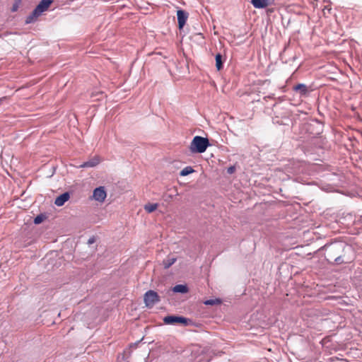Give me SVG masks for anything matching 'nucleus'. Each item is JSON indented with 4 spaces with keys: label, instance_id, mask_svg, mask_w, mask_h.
Wrapping results in <instances>:
<instances>
[{
    "label": "nucleus",
    "instance_id": "nucleus-4",
    "mask_svg": "<svg viewBox=\"0 0 362 362\" xmlns=\"http://www.w3.org/2000/svg\"><path fill=\"white\" fill-rule=\"evenodd\" d=\"M144 300L147 307L152 308L160 301V297L156 291L150 290L144 294Z\"/></svg>",
    "mask_w": 362,
    "mask_h": 362
},
{
    "label": "nucleus",
    "instance_id": "nucleus-15",
    "mask_svg": "<svg viewBox=\"0 0 362 362\" xmlns=\"http://www.w3.org/2000/svg\"><path fill=\"white\" fill-rule=\"evenodd\" d=\"M158 204L148 203V204H146L144 205V209L148 213L153 212L154 211H156L158 209Z\"/></svg>",
    "mask_w": 362,
    "mask_h": 362
},
{
    "label": "nucleus",
    "instance_id": "nucleus-12",
    "mask_svg": "<svg viewBox=\"0 0 362 362\" xmlns=\"http://www.w3.org/2000/svg\"><path fill=\"white\" fill-rule=\"evenodd\" d=\"M176 257L168 256L163 261V265L165 269H168L176 262Z\"/></svg>",
    "mask_w": 362,
    "mask_h": 362
},
{
    "label": "nucleus",
    "instance_id": "nucleus-5",
    "mask_svg": "<svg viewBox=\"0 0 362 362\" xmlns=\"http://www.w3.org/2000/svg\"><path fill=\"white\" fill-rule=\"evenodd\" d=\"M163 322L166 325L184 324L187 323V318L184 317L168 315L163 318Z\"/></svg>",
    "mask_w": 362,
    "mask_h": 362
},
{
    "label": "nucleus",
    "instance_id": "nucleus-20",
    "mask_svg": "<svg viewBox=\"0 0 362 362\" xmlns=\"http://www.w3.org/2000/svg\"><path fill=\"white\" fill-rule=\"evenodd\" d=\"M42 221V218L40 216H37V217L35 218L34 219V223L35 224H39Z\"/></svg>",
    "mask_w": 362,
    "mask_h": 362
},
{
    "label": "nucleus",
    "instance_id": "nucleus-22",
    "mask_svg": "<svg viewBox=\"0 0 362 362\" xmlns=\"http://www.w3.org/2000/svg\"><path fill=\"white\" fill-rule=\"evenodd\" d=\"M235 167L234 166H231V167L228 168L227 172L229 174H233L235 172Z\"/></svg>",
    "mask_w": 362,
    "mask_h": 362
},
{
    "label": "nucleus",
    "instance_id": "nucleus-8",
    "mask_svg": "<svg viewBox=\"0 0 362 362\" xmlns=\"http://www.w3.org/2000/svg\"><path fill=\"white\" fill-rule=\"evenodd\" d=\"M178 27L182 29L186 23L188 18V13L183 10H178L177 11Z\"/></svg>",
    "mask_w": 362,
    "mask_h": 362
},
{
    "label": "nucleus",
    "instance_id": "nucleus-24",
    "mask_svg": "<svg viewBox=\"0 0 362 362\" xmlns=\"http://www.w3.org/2000/svg\"><path fill=\"white\" fill-rule=\"evenodd\" d=\"M325 9H327V11H330V10H331V8H328L325 7V8L323 9V13H324V14H325Z\"/></svg>",
    "mask_w": 362,
    "mask_h": 362
},
{
    "label": "nucleus",
    "instance_id": "nucleus-19",
    "mask_svg": "<svg viewBox=\"0 0 362 362\" xmlns=\"http://www.w3.org/2000/svg\"><path fill=\"white\" fill-rule=\"evenodd\" d=\"M21 3V0H16L15 3L13 4V6L11 8V11L13 12L16 11L18 10Z\"/></svg>",
    "mask_w": 362,
    "mask_h": 362
},
{
    "label": "nucleus",
    "instance_id": "nucleus-18",
    "mask_svg": "<svg viewBox=\"0 0 362 362\" xmlns=\"http://www.w3.org/2000/svg\"><path fill=\"white\" fill-rule=\"evenodd\" d=\"M321 144H322V148H325V149H328L329 148V145L328 144V141L326 140L325 138H324L323 136H318V145Z\"/></svg>",
    "mask_w": 362,
    "mask_h": 362
},
{
    "label": "nucleus",
    "instance_id": "nucleus-2",
    "mask_svg": "<svg viewBox=\"0 0 362 362\" xmlns=\"http://www.w3.org/2000/svg\"><path fill=\"white\" fill-rule=\"evenodd\" d=\"M209 146V141L207 138L196 136L190 143L189 148L192 153H202L205 152Z\"/></svg>",
    "mask_w": 362,
    "mask_h": 362
},
{
    "label": "nucleus",
    "instance_id": "nucleus-1",
    "mask_svg": "<svg viewBox=\"0 0 362 362\" xmlns=\"http://www.w3.org/2000/svg\"><path fill=\"white\" fill-rule=\"evenodd\" d=\"M344 250V245L341 243H330L318 249L320 255H323L325 259L330 262H341V252Z\"/></svg>",
    "mask_w": 362,
    "mask_h": 362
},
{
    "label": "nucleus",
    "instance_id": "nucleus-21",
    "mask_svg": "<svg viewBox=\"0 0 362 362\" xmlns=\"http://www.w3.org/2000/svg\"><path fill=\"white\" fill-rule=\"evenodd\" d=\"M9 99V97L8 96H4L0 98V105L5 101L8 100Z\"/></svg>",
    "mask_w": 362,
    "mask_h": 362
},
{
    "label": "nucleus",
    "instance_id": "nucleus-3",
    "mask_svg": "<svg viewBox=\"0 0 362 362\" xmlns=\"http://www.w3.org/2000/svg\"><path fill=\"white\" fill-rule=\"evenodd\" d=\"M52 2V0H42L32 13L26 18L25 23L28 24L34 22L38 16L48 9Z\"/></svg>",
    "mask_w": 362,
    "mask_h": 362
},
{
    "label": "nucleus",
    "instance_id": "nucleus-7",
    "mask_svg": "<svg viewBox=\"0 0 362 362\" xmlns=\"http://www.w3.org/2000/svg\"><path fill=\"white\" fill-rule=\"evenodd\" d=\"M275 0H251V3L256 8H264L273 5Z\"/></svg>",
    "mask_w": 362,
    "mask_h": 362
},
{
    "label": "nucleus",
    "instance_id": "nucleus-23",
    "mask_svg": "<svg viewBox=\"0 0 362 362\" xmlns=\"http://www.w3.org/2000/svg\"><path fill=\"white\" fill-rule=\"evenodd\" d=\"M323 170V168L322 166V165H320L318 164V169H317V171H318V173H321Z\"/></svg>",
    "mask_w": 362,
    "mask_h": 362
},
{
    "label": "nucleus",
    "instance_id": "nucleus-16",
    "mask_svg": "<svg viewBox=\"0 0 362 362\" xmlns=\"http://www.w3.org/2000/svg\"><path fill=\"white\" fill-rule=\"evenodd\" d=\"M194 172V170L191 166L184 168L180 173V176H187Z\"/></svg>",
    "mask_w": 362,
    "mask_h": 362
},
{
    "label": "nucleus",
    "instance_id": "nucleus-10",
    "mask_svg": "<svg viewBox=\"0 0 362 362\" xmlns=\"http://www.w3.org/2000/svg\"><path fill=\"white\" fill-rule=\"evenodd\" d=\"M69 194L68 192H65L56 198L54 204L58 206H62L69 200Z\"/></svg>",
    "mask_w": 362,
    "mask_h": 362
},
{
    "label": "nucleus",
    "instance_id": "nucleus-13",
    "mask_svg": "<svg viewBox=\"0 0 362 362\" xmlns=\"http://www.w3.org/2000/svg\"><path fill=\"white\" fill-rule=\"evenodd\" d=\"M173 291L175 293H185L188 292V288L185 285L178 284L173 287Z\"/></svg>",
    "mask_w": 362,
    "mask_h": 362
},
{
    "label": "nucleus",
    "instance_id": "nucleus-17",
    "mask_svg": "<svg viewBox=\"0 0 362 362\" xmlns=\"http://www.w3.org/2000/svg\"><path fill=\"white\" fill-rule=\"evenodd\" d=\"M222 301L219 298L210 299L204 301V304L206 305H215L221 304Z\"/></svg>",
    "mask_w": 362,
    "mask_h": 362
},
{
    "label": "nucleus",
    "instance_id": "nucleus-9",
    "mask_svg": "<svg viewBox=\"0 0 362 362\" xmlns=\"http://www.w3.org/2000/svg\"><path fill=\"white\" fill-rule=\"evenodd\" d=\"M101 160L100 156H95L89 160L84 162L81 165H79V168H93L98 165L100 163Z\"/></svg>",
    "mask_w": 362,
    "mask_h": 362
},
{
    "label": "nucleus",
    "instance_id": "nucleus-11",
    "mask_svg": "<svg viewBox=\"0 0 362 362\" xmlns=\"http://www.w3.org/2000/svg\"><path fill=\"white\" fill-rule=\"evenodd\" d=\"M293 90L298 92L301 95H306L308 93V87L302 83L295 86Z\"/></svg>",
    "mask_w": 362,
    "mask_h": 362
},
{
    "label": "nucleus",
    "instance_id": "nucleus-6",
    "mask_svg": "<svg viewBox=\"0 0 362 362\" xmlns=\"http://www.w3.org/2000/svg\"><path fill=\"white\" fill-rule=\"evenodd\" d=\"M107 197V193L104 187H99L94 189L93 193V198L99 202H103Z\"/></svg>",
    "mask_w": 362,
    "mask_h": 362
},
{
    "label": "nucleus",
    "instance_id": "nucleus-14",
    "mask_svg": "<svg viewBox=\"0 0 362 362\" xmlns=\"http://www.w3.org/2000/svg\"><path fill=\"white\" fill-rule=\"evenodd\" d=\"M216 66L218 71L223 68V57L221 54H217L215 57Z\"/></svg>",
    "mask_w": 362,
    "mask_h": 362
}]
</instances>
